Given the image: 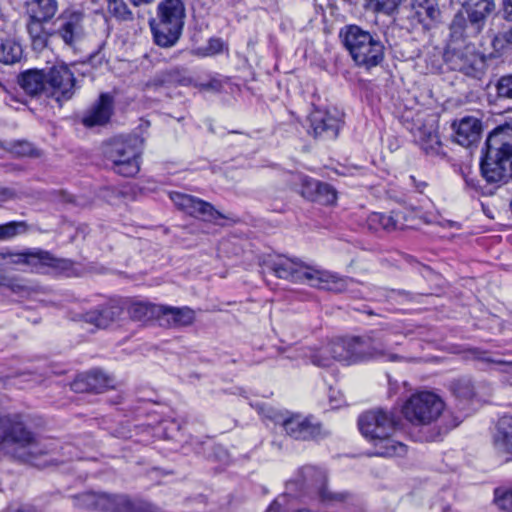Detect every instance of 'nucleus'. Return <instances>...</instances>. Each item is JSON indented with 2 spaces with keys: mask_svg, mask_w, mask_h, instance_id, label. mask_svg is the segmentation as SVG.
Segmentation results:
<instances>
[{
  "mask_svg": "<svg viewBox=\"0 0 512 512\" xmlns=\"http://www.w3.org/2000/svg\"><path fill=\"white\" fill-rule=\"evenodd\" d=\"M358 426L363 437L369 441L380 457L404 456L407 446L392 438L396 431L397 420L392 411L372 409L359 416Z\"/></svg>",
  "mask_w": 512,
  "mask_h": 512,
  "instance_id": "f257e3e1",
  "label": "nucleus"
},
{
  "mask_svg": "<svg viewBox=\"0 0 512 512\" xmlns=\"http://www.w3.org/2000/svg\"><path fill=\"white\" fill-rule=\"evenodd\" d=\"M392 344L387 335L371 331L362 336L337 338L332 351L336 361L352 365L372 359L386 358L398 361L401 357L391 351Z\"/></svg>",
  "mask_w": 512,
  "mask_h": 512,
  "instance_id": "f03ea898",
  "label": "nucleus"
},
{
  "mask_svg": "<svg viewBox=\"0 0 512 512\" xmlns=\"http://www.w3.org/2000/svg\"><path fill=\"white\" fill-rule=\"evenodd\" d=\"M488 183H507L512 179V125L504 124L489 133L480 164Z\"/></svg>",
  "mask_w": 512,
  "mask_h": 512,
  "instance_id": "7ed1b4c3",
  "label": "nucleus"
},
{
  "mask_svg": "<svg viewBox=\"0 0 512 512\" xmlns=\"http://www.w3.org/2000/svg\"><path fill=\"white\" fill-rule=\"evenodd\" d=\"M0 445L11 449L14 458L32 463L38 456L48 453L36 435L27 429L22 416L0 412Z\"/></svg>",
  "mask_w": 512,
  "mask_h": 512,
  "instance_id": "20e7f679",
  "label": "nucleus"
},
{
  "mask_svg": "<svg viewBox=\"0 0 512 512\" xmlns=\"http://www.w3.org/2000/svg\"><path fill=\"white\" fill-rule=\"evenodd\" d=\"M340 36L357 66L370 70L383 62L385 46L376 33L358 25H347L341 29Z\"/></svg>",
  "mask_w": 512,
  "mask_h": 512,
  "instance_id": "39448f33",
  "label": "nucleus"
},
{
  "mask_svg": "<svg viewBox=\"0 0 512 512\" xmlns=\"http://www.w3.org/2000/svg\"><path fill=\"white\" fill-rule=\"evenodd\" d=\"M264 269L280 279L294 283H308L313 287H323L324 283H337L329 272L315 269L297 258L284 255L268 256L263 261Z\"/></svg>",
  "mask_w": 512,
  "mask_h": 512,
  "instance_id": "423d86ee",
  "label": "nucleus"
},
{
  "mask_svg": "<svg viewBox=\"0 0 512 512\" xmlns=\"http://www.w3.org/2000/svg\"><path fill=\"white\" fill-rule=\"evenodd\" d=\"M185 17L182 0H162L157 6V18L150 21L155 43L161 47L174 46L182 34Z\"/></svg>",
  "mask_w": 512,
  "mask_h": 512,
  "instance_id": "0eeeda50",
  "label": "nucleus"
},
{
  "mask_svg": "<svg viewBox=\"0 0 512 512\" xmlns=\"http://www.w3.org/2000/svg\"><path fill=\"white\" fill-rule=\"evenodd\" d=\"M74 506L103 512H164L144 500H131L126 495L85 492L73 497Z\"/></svg>",
  "mask_w": 512,
  "mask_h": 512,
  "instance_id": "6e6552de",
  "label": "nucleus"
},
{
  "mask_svg": "<svg viewBox=\"0 0 512 512\" xmlns=\"http://www.w3.org/2000/svg\"><path fill=\"white\" fill-rule=\"evenodd\" d=\"M494 9V0H466L450 24V35L455 38H476Z\"/></svg>",
  "mask_w": 512,
  "mask_h": 512,
  "instance_id": "1a4fd4ad",
  "label": "nucleus"
},
{
  "mask_svg": "<svg viewBox=\"0 0 512 512\" xmlns=\"http://www.w3.org/2000/svg\"><path fill=\"white\" fill-rule=\"evenodd\" d=\"M469 38H455L450 35V41L444 51L446 65L454 71L467 76L479 78L485 70V57L475 45L467 42Z\"/></svg>",
  "mask_w": 512,
  "mask_h": 512,
  "instance_id": "9d476101",
  "label": "nucleus"
},
{
  "mask_svg": "<svg viewBox=\"0 0 512 512\" xmlns=\"http://www.w3.org/2000/svg\"><path fill=\"white\" fill-rule=\"evenodd\" d=\"M444 410V402L434 393L413 394L403 406L404 417L414 425L434 423Z\"/></svg>",
  "mask_w": 512,
  "mask_h": 512,
  "instance_id": "9b49d317",
  "label": "nucleus"
},
{
  "mask_svg": "<svg viewBox=\"0 0 512 512\" xmlns=\"http://www.w3.org/2000/svg\"><path fill=\"white\" fill-rule=\"evenodd\" d=\"M137 139L114 140L106 148L107 159L112 162V169L124 177H133L140 170V148Z\"/></svg>",
  "mask_w": 512,
  "mask_h": 512,
  "instance_id": "f8f14e48",
  "label": "nucleus"
},
{
  "mask_svg": "<svg viewBox=\"0 0 512 512\" xmlns=\"http://www.w3.org/2000/svg\"><path fill=\"white\" fill-rule=\"evenodd\" d=\"M46 77L48 98L55 100L59 106L71 100L79 88L74 72L66 63L46 67Z\"/></svg>",
  "mask_w": 512,
  "mask_h": 512,
  "instance_id": "ddd939ff",
  "label": "nucleus"
},
{
  "mask_svg": "<svg viewBox=\"0 0 512 512\" xmlns=\"http://www.w3.org/2000/svg\"><path fill=\"white\" fill-rule=\"evenodd\" d=\"M85 13L77 9H65L57 18V26L53 29L58 37L68 47H74L85 36Z\"/></svg>",
  "mask_w": 512,
  "mask_h": 512,
  "instance_id": "4468645a",
  "label": "nucleus"
},
{
  "mask_svg": "<svg viewBox=\"0 0 512 512\" xmlns=\"http://www.w3.org/2000/svg\"><path fill=\"white\" fill-rule=\"evenodd\" d=\"M302 481L309 487L318 491L321 501L328 505H337L347 502L351 495L348 492L331 491L327 485V476L324 470L314 466H304L300 471Z\"/></svg>",
  "mask_w": 512,
  "mask_h": 512,
  "instance_id": "2eb2a0df",
  "label": "nucleus"
},
{
  "mask_svg": "<svg viewBox=\"0 0 512 512\" xmlns=\"http://www.w3.org/2000/svg\"><path fill=\"white\" fill-rule=\"evenodd\" d=\"M0 260L4 265H27L32 268L42 266L58 268L63 260L55 258L50 252L42 249H27L23 252H11L8 249L0 251Z\"/></svg>",
  "mask_w": 512,
  "mask_h": 512,
  "instance_id": "dca6fc26",
  "label": "nucleus"
},
{
  "mask_svg": "<svg viewBox=\"0 0 512 512\" xmlns=\"http://www.w3.org/2000/svg\"><path fill=\"white\" fill-rule=\"evenodd\" d=\"M170 199L180 210L204 221L218 224V220L226 218L222 213L216 210L212 204L194 196L180 192H172L170 193Z\"/></svg>",
  "mask_w": 512,
  "mask_h": 512,
  "instance_id": "f3484780",
  "label": "nucleus"
},
{
  "mask_svg": "<svg viewBox=\"0 0 512 512\" xmlns=\"http://www.w3.org/2000/svg\"><path fill=\"white\" fill-rule=\"evenodd\" d=\"M286 434L295 440L310 441L322 437V427L311 417L299 414L282 416L279 421Z\"/></svg>",
  "mask_w": 512,
  "mask_h": 512,
  "instance_id": "a211bd4d",
  "label": "nucleus"
},
{
  "mask_svg": "<svg viewBox=\"0 0 512 512\" xmlns=\"http://www.w3.org/2000/svg\"><path fill=\"white\" fill-rule=\"evenodd\" d=\"M309 122L315 138L335 139L342 119L337 110L315 109L309 115Z\"/></svg>",
  "mask_w": 512,
  "mask_h": 512,
  "instance_id": "6ab92c4d",
  "label": "nucleus"
},
{
  "mask_svg": "<svg viewBox=\"0 0 512 512\" xmlns=\"http://www.w3.org/2000/svg\"><path fill=\"white\" fill-rule=\"evenodd\" d=\"M494 453L505 462L512 461V416L501 417L492 434Z\"/></svg>",
  "mask_w": 512,
  "mask_h": 512,
  "instance_id": "aec40b11",
  "label": "nucleus"
},
{
  "mask_svg": "<svg viewBox=\"0 0 512 512\" xmlns=\"http://www.w3.org/2000/svg\"><path fill=\"white\" fill-rule=\"evenodd\" d=\"M46 79V67L42 69L31 68L19 73L17 83L24 93L30 97L45 96L48 98Z\"/></svg>",
  "mask_w": 512,
  "mask_h": 512,
  "instance_id": "412c9836",
  "label": "nucleus"
},
{
  "mask_svg": "<svg viewBox=\"0 0 512 512\" xmlns=\"http://www.w3.org/2000/svg\"><path fill=\"white\" fill-rule=\"evenodd\" d=\"M191 83L192 78L188 70L184 67L174 66L156 73L146 82L145 86L156 90L161 87L188 86Z\"/></svg>",
  "mask_w": 512,
  "mask_h": 512,
  "instance_id": "4be33fe9",
  "label": "nucleus"
},
{
  "mask_svg": "<svg viewBox=\"0 0 512 512\" xmlns=\"http://www.w3.org/2000/svg\"><path fill=\"white\" fill-rule=\"evenodd\" d=\"M123 312L119 300L111 299L96 309L90 310L83 315V320L97 328H106L118 320Z\"/></svg>",
  "mask_w": 512,
  "mask_h": 512,
  "instance_id": "5701e85b",
  "label": "nucleus"
},
{
  "mask_svg": "<svg viewBox=\"0 0 512 512\" xmlns=\"http://www.w3.org/2000/svg\"><path fill=\"white\" fill-rule=\"evenodd\" d=\"M114 111V97L101 93L98 101L86 111L82 123L86 127L102 126L109 122Z\"/></svg>",
  "mask_w": 512,
  "mask_h": 512,
  "instance_id": "b1692460",
  "label": "nucleus"
},
{
  "mask_svg": "<svg viewBox=\"0 0 512 512\" xmlns=\"http://www.w3.org/2000/svg\"><path fill=\"white\" fill-rule=\"evenodd\" d=\"M111 387H113V380L98 370L78 375L71 384L72 390L77 393H102Z\"/></svg>",
  "mask_w": 512,
  "mask_h": 512,
  "instance_id": "393cba45",
  "label": "nucleus"
},
{
  "mask_svg": "<svg viewBox=\"0 0 512 512\" xmlns=\"http://www.w3.org/2000/svg\"><path fill=\"white\" fill-rule=\"evenodd\" d=\"M441 12L438 0H411V13L409 18L424 28H430L438 21Z\"/></svg>",
  "mask_w": 512,
  "mask_h": 512,
  "instance_id": "a878e982",
  "label": "nucleus"
},
{
  "mask_svg": "<svg viewBox=\"0 0 512 512\" xmlns=\"http://www.w3.org/2000/svg\"><path fill=\"white\" fill-rule=\"evenodd\" d=\"M455 141L463 147H470L479 140L482 125L479 119L471 116L452 124Z\"/></svg>",
  "mask_w": 512,
  "mask_h": 512,
  "instance_id": "bb28decb",
  "label": "nucleus"
},
{
  "mask_svg": "<svg viewBox=\"0 0 512 512\" xmlns=\"http://www.w3.org/2000/svg\"><path fill=\"white\" fill-rule=\"evenodd\" d=\"M161 315L159 320L161 325L168 327H183L191 325L195 320V312L191 308L172 307L161 305Z\"/></svg>",
  "mask_w": 512,
  "mask_h": 512,
  "instance_id": "cd10ccee",
  "label": "nucleus"
},
{
  "mask_svg": "<svg viewBox=\"0 0 512 512\" xmlns=\"http://www.w3.org/2000/svg\"><path fill=\"white\" fill-rule=\"evenodd\" d=\"M57 12L56 0H32L27 4L28 19L50 23Z\"/></svg>",
  "mask_w": 512,
  "mask_h": 512,
  "instance_id": "c85d7f7f",
  "label": "nucleus"
},
{
  "mask_svg": "<svg viewBox=\"0 0 512 512\" xmlns=\"http://www.w3.org/2000/svg\"><path fill=\"white\" fill-rule=\"evenodd\" d=\"M130 318L134 321L146 322L152 319H159L161 305L145 301H133L127 308Z\"/></svg>",
  "mask_w": 512,
  "mask_h": 512,
  "instance_id": "c756f323",
  "label": "nucleus"
},
{
  "mask_svg": "<svg viewBox=\"0 0 512 512\" xmlns=\"http://www.w3.org/2000/svg\"><path fill=\"white\" fill-rule=\"evenodd\" d=\"M44 22L28 19L27 31L30 36L32 47L35 50H43L47 47L49 39L54 36L53 29L47 30Z\"/></svg>",
  "mask_w": 512,
  "mask_h": 512,
  "instance_id": "7c9ffc66",
  "label": "nucleus"
},
{
  "mask_svg": "<svg viewBox=\"0 0 512 512\" xmlns=\"http://www.w3.org/2000/svg\"><path fill=\"white\" fill-rule=\"evenodd\" d=\"M21 45L13 39H6L0 43V62L14 64L22 57Z\"/></svg>",
  "mask_w": 512,
  "mask_h": 512,
  "instance_id": "2f4dec72",
  "label": "nucleus"
},
{
  "mask_svg": "<svg viewBox=\"0 0 512 512\" xmlns=\"http://www.w3.org/2000/svg\"><path fill=\"white\" fill-rule=\"evenodd\" d=\"M401 215L399 213H373L369 222L371 225H378L382 229L391 232L397 229H402L403 224L400 222Z\"/></svg>",
  "mask_w": 512,
  "mask_h": 512,
  "instance_id": "473e14b6",
  "label": "nucleus"
},
{
  "mask_svg": "<svg viewBox=\"0 0 512 512\" xmlns=\"http://www.w3.org/2000/svg\"><path fill=\"white\" fill-rule=\"evenodd\" d=\"M334 347V340L322 346L321 348L314 350L310 354V360L313 365L318 367H329L332 365L336 358L335 353L332 351Z\"/></svg>",
  "mask_w": 512,
  "mask_h": 512,
  "instance_id": "72a5a7b5",
  "label": "nucleus"
},
{
  "mask_svg": "<svg viewBox=\"0 0 512 512\" xmlns=\"http://www.w3.org/2000/svg\"><path fill=\"white\" fill-rule=\"evenodd\" d=\"M107 11L112 17L121 22L134 19L133 12L124 0H107Z\"/></svg>",
  "mask_w": 512,
  "mask_h": 512,
  "instance_id": "f704fd0d",
  "label": "nucleus"
},
{
  "mask_svg": "<svg viewBox=\"0 0 512 512\" xmlns=\"http://www.w3.org/2000/svg\"><path fill=\"white\" fill-rule=\"evenodd\" d=\"M401 0H366V10L374 13L391 15L399 6Z\"/></svg>",
  "mask_w": 512,
  "mask_h": 512,
  "instance_id": "c9c22d12",
  "label": "nucleus"
},
{
  "mask_svg": "<svg viewBox=\"0 0 512 512\" xmlns=\"http://www.w3.org/2000/svg\"><path fill=\"white\" fill-rule=\"evenodd\" d=\"M419 144L421 149L429 155L438 154L441 146L439 136L435 131L421 132Z\"/></svg>",
  "mask_w": 512,
  "mask_h": 512,
  "instance_id": "e433bc0d",
  "label": "nucleus"
},
{
  "mask_svg": "<svg viewBox=\"0 0 512 512\" xmlns=\"http://www.w3.org/2000/svg\"><path fill=\"white\" fill-rule=\"evenodd\" d=\"M28 225L24 221H11L0 225V241L9 240L27 232Z\"/></svg>",
  "mask_w": 512,
  "mask_h": 512,
  "instance_id": "4c0bfd02",
  "label": "nucleus"
},
{
  "mask_svg": "<svg viewBox=\"0 0 512 512\" xmlns=\"http://www.w3.org/2000/svg\"><path fill=\"white\" fill-rule=\"evenodd\" d=\"M452 391L458 398L471 399L475 395V387L471 379L461 378L452 383Z\"/></svg>",
  "mask_w": 512,
  "mask_h": 512,
  "instance_id": "58836bf2",
  "label": "nucleus"
},
{
  "mask_svg": "<svg viewBox=\"0 0 512 512\" xmlns=\"http://www.w3.org/2000/svg\"><path fill=\"white\" fill-rule=\"evenodd\" d=\"M491 45L493 49L500 53L512 48V26L506 30L496 33L492 40Z\"/></svg>",
  "mask_w": 512,
  "mask_h": 512,
  "instance_id": "ea45409f",
  "label": "nucleus"
},
{
  "mask_svg": "<svg viewBox=\"0 0 512 512\" xmlns=\"http://www.w3.org/2000/svg\"><path fill=\"white\" fill-rule=\"evenodd\" d=\"M337 194L335 189L328 183L321 182L316 191V196L313 202H318L322 205H330L336 201Z\"/></svg>",
  "mask_w": 512,
  "mask_h": 512,
  "instance_id": "a19ab883",
  "label": "nucleus"
},
{
  "mask_svg": "<svg viewBox=\"0 0 512 512\" xmlns=\"http://www.w3.org/2000/svg\"><path fill=\"white\" fill-rule=\"evenodd\" d=\"M299 181L301 185L300 194L307 200L314 201L317 188L319 187L321 181L310 178L308 176H300Z\"/></svg>",
  "mask_w": 512,
  "mask_h": 512,
  "instance_id": "79ce46f5",
  "label": "nucleus"
},
{
  "mask_svg": "<svg viewBox=\"0 0 512 512\" xmlns=\"http://www.w3.org/2000/svg\"><path fill=\"white\" fill-rule=\"evenodd\" d=\"M499 98L512 99V75L502 76L496 84Z\"/></svg>",
  "mask_w": 512,
  "mask_h": 512,
  "instance_id": "37998d69",
  "label": "nucleus"
},
{
  "mask_svg": "<svg viewBox=\"0 0 512 512\" xmlns=\"http://www.w3.org/2000/svg\"><path fill=\"white\" fill-rule=\"evenodd\" d=\"M12 152L17 156H31L33 155L34 148L29 142L19 141L13 145Z\"/></svg>",
  "mask_w": 512,
  "mask_h": 512,
  "instance_id": "c03bdc74",
  "label": "nucleus"
},
{
  "mask_svg": "<svg viewBox=\"0 0 512 512\" xmlns=\"http://www.w3.org/2000/svg\"><path fill=\"white\" fill-rule=\"evenodd\" d=\"M497 504L500 508L512 512V490L505 492L497 498Z\"/></svg>",
  "mask_w": 512,
  "mask_h": 512,
  "instance_id": "a18cd8bd",
  "label": "nucleus"
},
{
  "mask_svg": "<svg viewBox=\"0 0 512 512\" xmlns=\"http://www.w3.org/2000/svg\"><path fill=\"white\" fill-rule=\"evenodd\" d=\"M5 279L4 283H0V286L9 288L13 292H20L24 289V286L18 283L15 279L9 278L3 275Z\"/></svg>",
  "mask_w": 512,
  "mask_h": 512,
  "instance_id": "49530a36",
  "label": "nucleus"
},
{
  "mask_svg": "<svg viewBox=\"0 0 512 512\" xmlns=\"http://www.w3.org/2000/svg\"><path fill=\"white\" fill-rule=\"evenodd\" d=\"M1 512H36L35 508L28 504L19 506H8Z\"/></svg>",
  "mask_w": 512,
  "mask_h": 512,
  "instance_id": "de8ad7c7",
  "label": "nucleus"
},
{
  "mask_svg": "<svg viewBox=\"0 0 512 512\" xmlns=\"http://www.w3.org/2000/svg\"><path fill=\"white\" fill-rule=\"evenodd\" d=\"M16 193L10 188L0 187V203L7 202L15 197Z\"/></svg>",
  "mask_w": 512,
  "mask_h": 512,
  "instance_id": "09e8293b",
  "label": "nucleus"
},
{
  "mask_svg": "<svg viewBox=\"0 0 512 512\" xmlns=\"http://www.w3.org/2000/svg\"><path fill=\"white\" fill-rule=\"evenodd\" d=\"M503 15L508 21H512V0H503Z\"/></svg>",
  "mask_w": 512,
  "mask_h": 512,
  "instance_id": "8fccbe9b",
  "label": "nucleus"
},
{
  "mask_svg": "<svg viewBox=\"0 0 512 512\" xmlns=\"http://www.w3.org/2000/svg\"><path fill=\"white\" fill-rule=\"evenodd\" d=\"M202 87L206 90L220 91L222 84L219 80L212 79L209 83L203 84Z\"/></svg>",
  "mask_w": 512,
  "mask_h": 512,
  "instance_id": "3c124183",
  "label": "nucleus"
},
{
  "mask_svg": "<svg viewBox=\"0 0 512 512\" xmlns=\"http://www.w3.org/2000/svg\"><path fill=\"white\" fill-rule=\"evenodd\" d=\"M409 180L415 187L416 191L419 193H423L424 189L426 188L427 184L424 181H417L414 176H410Z\"/></svg>",
  "mask_w": 512,
  "mask_h": 512,
  "instance_id": "603ef678",
  "label": "nucleus"
},
{
  "mask_svg": "<svg viewBox=\"0 0 512 512\" xmlns=\"http://www.w3.org/2000/svg\"><path fill=\"white\" fill-rule=\"evenodd\" d=\"M464 180H465V183L468 187H471V188H477V181L470 177L469 175H464Z\"/></svg>",
  "mask_w": 512,
  "mask_h": 512,
  "instance_id": "864d4df0",
  "label": "nucleus"
},
{
  "mask_svg": "<svg viewBox=\"0 0 512 512\" xmlns=\"http://www.w3.org/2000/svg\"><path fill=\"white\" fill-rule=\"evenodd\" d=\"M266 512H281V505L278 502L274 501L266 510Z\"/></svg>",
  "mask_w": 512,
  "mask_h": 512,
  "instance_id": "5fc2aeb1",
  "label": "nucleus"
},
{
  "mask_svg": "<svg viewBox=\"0 0 512 512\" xmlns=\"http://www.w3.org/2000/svg\"><path fill=\"white\" fill-rule=\"evenodd\" d=\"M496 363L500 364L503 367V371L512 372V362L497 361Z\"/></svg>",
  "mask_w": 512,
  "mask_h": 512,
  "instance_id": "6e6d98bb",
  "label": "nucleus"
},
{
  "mask_svg": "<svg viewBox=\"0 0 512 512\" xmlns=\"http://www.w3.org/2000/svg\"><path fill=\"white\" fill-rule=\"evenodd\" d=\"M131 3L134 5V6H139V5H142V4H150L152 3L154 0H130Z\"/></svg>",
  "mask_w": 512,
  "mask_h": 512,
  "instance_id": "4d7b16f0",
  "label": "nucleus"
},
{
  "mask_svg": "<svg viewBox=\"0 0 512 512\" xmlns=\"http://www.w3.org/2000/svg\"><path fill=\"white\" fill-rule=\"evenodd\" d=\"M442 512H453L450 506H444Z\"/></svg>",
  "mask_w": 512,
  "mask_h": 512,
  "instance_id": "13d9d810",
  "label": "nucleus"
},
{
  "mask_svg": "<svg viewBox=\"0 0 512 512\" xmlns=\"http://www.w3.org/2000/svg\"><path fill=\"white\" fill-rule=\"evenodd\" d=\"M5 279L3 278V275H0V283H4Z\"/></svg>",
  "mask_w": 512,
  "mask_h": 512,
  "instance_id": "bf43d9fd",
  "label": "nucleus"
}]
</instances>
